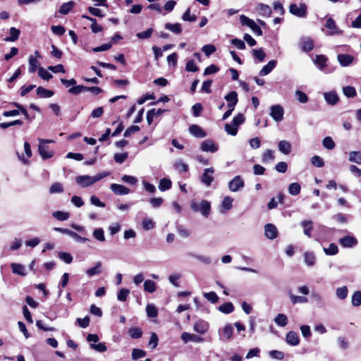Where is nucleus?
<instances>
[{"label": "nucleus", "mask_w": 361, "mask_h": 361, "mask_svg": "<svg viewBox=\"0 0 361 361\" xmlns=\"http://www.w3.org/2000/svg\"><path fill=\"white\" fill-rule=\"evenodd\" d=\"M109 172H103L94 176L87 175L78 176L75 178V182L82 188H87L100 180L101 179L109 176Z\"/></svg>", "instance_id": "f257e3e1"}, {"label": "nucleus", "mask_w": 361, "mask_h": 361, "mask_svg": "<svg viewBox=\"0 0 361 361\" xmlns=\"http://www.w3.org/2000/svg\"><path fill=\"white\" fill-rule=\"evenodd\" d=\"M245 121V117L243 114H238L235 116L231 123H226L225 125V130L226 132L231 135H235L238 133V127L243 124Z\"/></svg>", "instance_id": "f03ea898"}, {"label": "nucleus", "mask_w": 361, "mask_h": 361, "mask_svg": "<svg viewBox=\"0 0 361 361\" xmlns=\"http://www.w3.org/2000/svg\"><path fill=\"white\" fill-rule=\"evenodd\" d=\"M38 151L43 159H50L54 156V151L51 150L47 144L54 142L52 140L39 139Z\"/></svg>", "instance_id": "7ed1b4c3"}, {"label": "nucleus", "mask_w": 361, "mask_h": 361, "mask_svg": "<svg viewBox=\"0 0 361 361\" xmlns=\"http://www.w3.org/2000/svg\"><path fill=\"white\" fill-rule=\"evenodd\" d=\"M190 207L194 212H200L205 217L209 216L211 211V204L207 200H202L200 203L192 202Z\"/></svg>", "instance_id": "20e7f679"}, {"label": "nucleus", "mask_w": 361, "mask_h": 361, "mask_svg": "<svg viewBox=\"0 0 361 361\" xmlns=\"http://www.w3.org/2000/svg\"><path fill=\"white\" fill-rule=\"evenodd\" d=\"M240 21L243 25L249 27L252 32L257 36L262 35V31L260 27L252 19L249 18L245 15L240 16Z\"/></svg>", "instance_id": "39448f33"}, {"label": "nucleus", "mask_w": 361, "mask_h": 361, "mask_svg": "<svg viewBox=\"0 0 361 361\" xmlns=\"http://www.w3.org/2000/svg\"><path fill=\"white\" fill-rule=\"evenodd\" d=\"M289 11L298 18H306L307 15V6L304 3L300 4H291L289 6Z\"/></svg>", "instance_id": "423d86ee"}, {"label": "nucleus", "mask_w": 361, "mask_h": 361, "mask_svg": "<svg viewBox=\"0 0 361 361\" xmlns=\"http://www.w3.org/2000/svg\"><path fill=\"white\" fill-rule=\"evenodd\" d=\"M245 186V182L240 176H235L228 184V189L233 192L242 190Z\"/></svg>", "instance_id": "0eeeda50"}, {"label": "nucleus", "mask_w": 361, "mask_h": 361, "mask_svg": "<svg viewBox=\"0 0 361 361\" xmlns=\"http://www.w3.org/2000/svg\"><path fill=\"white\" fill-rule=\"evenodd\" d=\"M270 110V116L275 121L280 122L283 120L284 111L281 105H273L271 106Z\"/></svg>", "instance_id": "6e6552de"}, {"label": "nucleus", "mask_w": 361, "mask_h": 361, "mask_svg": "<svg viewBox=\"0 0 361 361\" xmlns=\"http://www.w3.org/2000/svg\"><path fill=\"white\" fill-rule=\"evenodd\" d=\"M214 170L213 168H207L204 170L202 175L200 177V181L206 186L209 187L214 181L213 174Z\"/></svg>", "instance_id": "1a4fd4ad"}, {"label": "nucleus", "mask_w": 361, "mask_h": 361, "mask_svg": "<svg viewBox=\"0 0 361 361\" xmlns=\"http://www.w3.org/2000/svg\"><path fill=\"white\" fill-rule=\"evenodd\" d=\"M233 333V327L232 324H227L224 326L221 331H219L220 339L222 341H228L231 338Z\"/></svg>", "instance_id": "9d476101"}, {"label": "nucleus", "mask_w": 361, "mask_h": 361, "mask_svg": "<svg viewBox=\"0 0 361 361\" xmlns=\"http://www.w3.org/2000/svg\"><path fill=\"white\" fill-rule=\"evenodd\" d=\"M325 27L328 29L326 35L331 36L340 33L335 20L331 17L326 19Z\"/></svg>", "instance_id": "9b49d317"}, {"label": "nucleus", "mask_w": 361, "mask_h": 361, "mask_svg": "<svg viewBox=\"0 0 361 361\" xmlns=\"http://www.w3.org/2000/svg\"><path fill=\"white\" fill-rule=\"evenodd\" d=\"M188 130L189 133L195 137L203 138L207 136L206 132L198 125L192 124Z\"/></svg>", "instance_id": "f8f14e48"}, {"label": "nucleus", "mask_w": 361, "mask_h": 361, "mask_svg": "<svg viewBox=\"0 0 361 361\" xmlns=\"http://www.w3.org/2000/svg\"><path fill=\"white\" fill-rule=\"evenodd\" d=\"M339 243L343 247H353L357 244V240L352 235H345L339 239Z\"/></svg>", "instance_id": "ddd939ff"}, {"label": "nucleus", "mask_w": 361, "mask_h": 361, "mask_svg": "<svg viewBox=\"0 0 361 361\" xmlns=\"http://www.w3.org/2000/svg\"><path fill=\"white\" fill-rule=\"evenodd\" d=\"M200 149L203 152L213 153L218 150V146L212 140H205L202 142Z\"/></svg>", "instance_id": "4468645a"}, {"label": "nucleus", "mask_w": 361, "mask_h": 361, "mask_svg": "<svg viewBox=\"0 0 361 361\" xmlns=\"http://www.w3.org/2000/svg\"><path fill=\"white\" fill-rule=\"evenodd\" d=\"M110 188L116 195H128L130 192V190L128 188L120 184L112 183Z\"/></svg>", "instance_id": "2eb2a0df"}, {"label": "nucleus", "mask_w": 361, "mask_h": 361, "mask_svg": "<svg viewBox=\"0 0 361 361\" xmlns=\"http://www.w3.org/2000/svg\"><path fill=\"white\" fill-rule=\"evenodd\" d=\"M264 234L269 239L273 240L277 237L278 231L276 227L271 224H267L264 226Z\"/></svg>", "instance_id": "dca6fc26"}, {"label": "nucleus", "mask_w": 361, "mask_h": 361, "mask_svg": "<svg viewBox=\"0 0 361 361\" xmlns=\"http://www.w3.org/2000/svg\"><path fill=\"white\" fill-rule=\"evenodd\" d=\"M180 338L185 343L190 341L195 343H200L203 341V338L202 337L188 332L182 333Z\"/></svg>", "instance_id": "f3484780"}, {"label": "nucleus", "mask_w": 361, "mask_h": 361, "mask_svg": "<svg viewBox=\"0 0 361 361\" xmlns=\"http://www.w3.org/2000/svg\"><path fill=\"white\" fill-rule=\"evenodd\" d=\"M209 325L208 322L204 320H198L195 323L193 329L196 332L200 334H204L209 329Z\"/></svg>", "instance_id": "a211bd4d"}, {"label": "nucleus", "mask_w": 361, "mask_h": 361, "mask_svg": "<svg viewBox=\"0 0 361 361\" xmlns=\"http://www.w3.org/2000/svg\"><path fill=\"white\" fill-rule=\"evenodd\" d=\"M286 341L288 345L292 346H296L300 343L299 336L293 331H290L286 334Z\"/></svg>", "instance_id": "6ab92c4d"}, {"label": "nucleus", "mask_w": 361, "mask_h": 361, "mask_svg": "<svg viewBox=\"0 0 361 361\" xmlns=\"http://www.w3.org/2000/svg\"><path fill=\"white\" fill-rule=\"evenodd\" d=\"M224 98L228 102V108L234 109L238 101L237 92L235 91H231L228 94H226Z\"/></svg>", "instance_id": "aec40b11"}, {"label": "nucleus", "mask_w": 361, "mask_h": 361, "mask_svg": "<svg viewBox=\"0 0 361 361\" xmlns=\"http://www.w3.org/2000/svg\"><path fill=\"white\" fill-rule=\"evenodd\" d=\"M337 59L341 66L345 67L353 63L354 57L349 54H340L337 56Z\"/></svg>", "instance_id": "412c9836"}, {"label": "nucleus", "mask_w": 361, "mask_h": 361, "mask_svg": "<svg viewBox=\"0 0 361 361\" xmlns=\"http://www.w3.org/2000/svg\"><path fill=\"white\" fill-rule=\"evenodd\" d=\"M233 199L230 196H226L220 206V212L225 213L230 210L233 207Z\"/></svg>", "instance_id": "4be33fe9"}, {"label": "nucleus", "mask_w": 361, "mask_h": 361, "mask_svg": "<svg viewBox=\"0 0 361 361\" xmlns=\"http://www.w3.org/2000/svg\"><path fill=\"white\" fill-rule=\"evenodd\" d=\"M327 58L324 55H317L314 60V64L322 71H324L326 67Z\"/></svg>", "instance_id": "5701e85b"}, {"label": "nucleus", "mask_w": 361, "mask_h": 361, "mask_svg": "<svg viewBox=\"0 0 361 361\" xmlns=\"http://www.w3.org/2000/svg\"><path fill=\"white\" fill-rule=\"evenodd\" d=\"M276 61L271 60L268 62V63L263 66V68L259 71V75L261 76H265L270 73L272 70L276 67Z\"/></svg>", "instance_id": "b1692460"}, {"label": "nucleus", "mask_w": 361, "mask_h": 361, "mask_svg": "<svg viewBox=\"0 0 361 361\" xmlns=\"http://www.w3.org/2000/svg\"><path fill=\"white\" fill-rule=\"evenodd\" d=\"M324 96L326 102L331 105L336 104L339 99L337 94L334 91L325 92Z\"/></svg>", "instance_id": "393cba45"}, {"label": "nucleus", "mask_w": 361, "mask_h": 361, "mask_svg": "<svg viewBox=\"0 0 361 361\" xmlns=\"http://www.w3.org/2000/svg\"><path fill=\"white\" fill-rule=\"evenodd\" d=\"M300 46L303 51H310L314 47L313 41L310 38H302L300 40Z\"/></svg>", "instance_id": "a878e982"}, {"label": "nucleus", "mask_w": 361, "mask_h": 361, "mask_svg": "<svg viewBox=\"0 0 361 361\" xmlns=\"http://www.w3.org/2000/svg\"><path fill=\"white\" fill-rule=\"evenodd\" d=\"M279 150L284 154H289L291 152V144L286 140H281L279 143Z\"/></svg>", "instance_id": "bb28decb"}, {"label": "nucleus", "mask_w": 361, "mask_h": 361, "mask_svg": "<svg viewBox=\"0 0 361 361\" xmlns=\"http://www.w3.org/2000/svg\"><path fill=\"white\" fill-rule=\"evenodd\" d=\"M102 262H97L94 267H92V268H90L86 270L85 273L86 274L91 277V276H93L94 275H97V274H101L102 272Z\"/></svg>", "instance_id": "cd10ccee"}, {"label": "nucleus", "mask_w": 361, "mask_h": 361, "mask_svg": "<svg viewBox=\"0 0 361 361\" xmlns=\"http://www.w3.org/2000/svg\"><path fill=\"white\" fill-rule=\"evenodd\" d=\"M11 267L13 274L22 276H25L26 275L25 269L23 265L18 263H12L11 264Z\"/></svg>", "instance_id": "c85d7f7f"}, {"label": "nucleus", "mask_w": 361, "mask_h": 361, "mask_svg": "<svg viewBox=\"0 0 361 361\" xmlns=\"http://www.w3.org/2000/svg\"><path fill=\"white\" fill-rule=\"evenodd\" d=\"M75 6V2L73 1H70L68 2L63 4L59 10V12L61 14L66 15L68 14Z\"/></svg>", "instance_id": "c756f323"}, {"label": "nucleus", "mask_w": 361, "mask_h": 361, "mask_svg": "<svg viewBox=\"0 0 361 361\" xmlns=\"http://www.w3.org/2000/svg\"><path fill=\"white\" fill-rule=\"evenodd\" d=\"M164 27L166 30L172 32L173 33L177 34V35L180 34L182 32L181 25L178 23H173V24L167 23L165 24Z\"/></svg>", "instance_id": "7c9ffc66"}, {"label": "nucleus", "mask_w": 361, "mask_h": 361, "mask_svg": "<svg viewBox=\"0 0 361 361\" xmlns=\"http://www.w3.org/2000/svg\"><path fill=\"white\" fill-rule=\"evenodd\" d=\"M258 13L263 16H269L271 13V8L266 4H259L256 7Z\"/></svg>", "instance_id": "2f4dec72"}, {"label": "nucleus", "mask_w": 361, "mask_h": 361, "mask_svg": "<svg viewBox=\"0 0 361 361\" xmlns=\"http://www.w3.org/2000/svg\"><path fill=\"white\" fill-rule=\"evenodd\" d=\"M37 94L41 98H49L54 95V92L42 87H38L36 90Z\"/></svg>", "instance_id": "473e14b6"}, {"label": "nucleus", "mask_w": 361, "mask_h": 361, "mask_svg": "<svg viewBox=\"0 0 361 361\" xmlns=\"http://www.w3.org/2000/svg\"><path fill=\"white\" fill-rule=\"evenodd\" d=\"M20 34V31L19 29H17L14 27L10 28V36L5 38V41L6 42H15L19 37Z\"/></svg>", "instance_id": "72a5a7b5"}, {"label": "nucleus", "mask_w": 361, "mask_h": 361, "mask_svg": "<svg viewBox=\"0 0 361 361\" xmlns=\"http://www.w3.org/2000/svg\"><path fill=\"white\" fill-rule=\"evenodd\" d=\"M301 226L304 228V234L307 237L310 238L312 235V221H303L301 222Z\"/></svg>", "instance_id": "f704fd0d"}, {"label": "nucleus", "mask_w": 361, "mask_h": 361, "mask_svg": "<svg viewBox=\"0 0 361 361\" xmlns=\"http://www.w3.org/2000/svg\"><path fill=\"white\" fill-rule=\"evenodd\" d=\"M348 160L357 164L361 165V152L353 151L349 153Z\"/></svg>", "instance_id": "c9c22d12"}, {"label": "nucleus", "mask_w": 361, "mask_h": 361, "mask_svg": "<svg viewBox=\"0 0 361 361\" xmlns=\"http://www.w3.org/2000/svg\"><path fill=\"white\" fill-rule=\"evenodd\" d=\"M289 297L291 300V302L293 305H295L298 303L303 304V303L308 302V299L305 296L295 295L291 293H289Z\"/></svg>", "instance_id": "e433bc0d"}, {"label": "nucleus", "mask_w": 361, "mask_h": 361, "mask_svg": "<svg viewBox=\"0 0 361 361\" xmlns=\"http://www.w3.org/2000/svg\"><path fill=\"white\" fill-rule=\"evenodd\" d=\"M144 290L152 293L157 290L156 283L152 280H145L143 285Z\"/></svg>", "instance_id": "4c0bfd02"}, {"label": "nucleus", "mask_w": 361, "mask_h": 361, "mask_svg": "<svg viewBox=\"0 0 361 361\" xmlns=\"http://www.w3.org/2000/svg\"><path fill=\"white\" fill-rule=\"evenodd\" d=\"M274 322L276 325L283 327L288 324V317L284 314H278L274 318Z\"/></svg>", "instance_id": "58836bf2"}, {"label": "nucleus", "mask_w": 361, "mask_h": 361, "mask_svg": "<svg viewBox=\"0 0 361 361\" xmlns=\"http://www.w3.org/2000/svg\"><path fill=\"white\" fill-rule=\"evenodd\" d=\"M171 186H172V183H171V180H169L168 178H161L159 180L158 188L161 191H166V190H169L171 188Z\"/></svg>", "instance_id": "ea45409f"}, {"label": "nucleus", "mask_w": 361, "mask_h": 361, "mask_svg": "<svg viewBox=\"0 0 361 361\" xmlns=\"http://www.w3.org/2000/svg\"><path fill=\"white\" fill-rule=\"evenodd\" d=\"M348 289L346 286L338 287L336 290V295L341 300L345 299L348 296Z\"/></svg>", "instance_id": "a19ab883"}, {"label": "nucleus", "mask_w": 361, "mask_h": 361, "mask_svg": "<svg viewBox=\"0 0 361 361\" xmlns=\"http://www.w3.org/2000/svg\"><path fill=\"white\" fill-rule=\"evenodd\" d=\"M219 310L224 314H230L234 311V306L232 302H226L219 307Z\"/></svg>", "instance_id": "79ce46f5"}, {"label": "nucleus", "mask_w": 361, "mask_h": 361, "mask_svg": "<svg viewBox=\"0 0 361 361\" xmlns=\"http://www.w3.org/2000/svg\"><path fill=\"white\" fill-rule=\"evenodd\" d=\"M93 237L99 242H104L106 238L103 228H96L92 233Z\"/></svg>", "instance_id": "37998d69"}, {"label": "nucleus", "mask_w": 361, "mask_h": 361, "mask_svg": "<svg viewBox=\"0 0 361 361\" xmlns=\"http://www.w3.org/2000/svg\"><path fill=\"white\" fill-rule=\"evenodd\" d=\"M39 66V61L34 56L31 55L29 57V72L35 73Z\"/></svg>", "instance_id": "c03bdc74"}, {"label": "nucleus", "mask_w": 361, "mask_h": 361, "mask_svg": "<svg viewBox=\"0 0 361 361\" xmlns=\"http://www.w3.org/2000/svg\"><path fill=\"white\" fill-rule=\"evenodd\" d=\"M128 334L132 338H140L142 336V331L139 327H132L129 329Z\"/></svg>", "instance_id": "a18cd8bd"}, {"label": "nucleus", "mask_w": 361, "mask_h": 361, "mask_svg": "<svg viewBox=\"0 0 361 361\" xmlns=\"http://www.w3.org/2000/svg\"><path fill=\"white\" fill-rule=\"evenodd\" d=\"M352 305L355 307H359L361 305V291L357 290L355 291L351 298Z\"/></svg>", "instance_id": "49530a36"}, {"label": "nucleus", "mask_w": 361, "mask_h": 361, "mask_svg": "<svg viewBox=\"0 0 361 361\" xmlns=\"http://www.w3.org/2000/svg\"><path fill=\"white\" fill-rule=\"evenodd\" d=\"M288 192L292 195H297L300 192L301 187L298 183H290L288 186Z\"/></svg>", "instance_id": "de8ad7c7"}, {"label": "nucleus", "mask_w": 361, "mask_h": 361, "mask_svg": "<svg viewBox=\"0 0 361 361\" xmlns=\"http://www.w3.org/2000/svg\"><path fill=\"white\" fill-rule=\"evenodd\" d=\"M146 312L149 317L154 318L157 317L158 311L154 305L148 304L146 307Z\"/></svg>", "instance_id": "09e8293b"}, {"label": "nucleus", "mask_w": 361, "mask_h": 361, "mask_svg": "<svg viewBox=\"0 0 361 361\" xmlns=\"http://www.w3.org/2000/svg\"><path fill=\"white\" fill-rule=\"evenodd\" d=\"M305 262L309 266H313L315 264V255L312 252H305L304 255Z\"/></svg>", "instance_id": "8fccbe9b"}, {"label": "nucleus", "mask_w": 361, "mask_h": 361, "mask_svg": "<svg viewBox=\"0 0 361 361\" xmlns=\"http://www.w3.org/2000/svg\"><path fill=\"white\" fill-rule=\"evenodd\" d=\"M53 216L59 221H66L69 216L70 214L68 212L56 211L53 213Z\"/></svg>", "instance_id": "3c124183"}, {"label": "nucleus", "mask_w": 361, "mask_h": 361, "mask_svg": "<svg viewBox=\"0 0 361 361\" xmlns=\"http://www.w3.org/2000/svg\"><path fill=\"white\" fill-rule=\"evenodd\" d=\"M175 169L180 173L187 172L188 171V166L183 161V160H178L174 164Z\"/></svg>", "instance_id": "603ef678"}, {"label": "nucleus", "mask_w": 361, "mask_h": 361, "mask_svg": "<svg viewBox=\"0 0 361 361\" xmlns=\"http://www.w3.org/2000/svg\"><path fill=\"white\" fill-rule=\"evenodd\" d=\"M252 55L260 62L263 61L266 57V54L262 49H253Z\"/></svg>", "instance_id": "864d4df0"}, {"label": "nucleus", "mask_w": 361, "mask_h": 361, "mask_svg": "<svg viewBox=\"0 0 361 361\" xmlns=\"http://www.w3.org/2000/svg\"><path fill=\"white\" fill-rule=\"evenodd\" d=\"M343 92L347 97H354L356 96V90L352 86H346L343 87Z\"/></svg>", "instance_id": "5fc2aeb1"}, {"label": "nucleus", "mask_w": 361, "mask_h": 361, "mask_svg": "<svg viewBox=\"0 0 361 361\" xmlns=\"http://www.w3.org/2000/svg\"><path fill=\"white\" fill-rule=\"evenodd\" d=\"M324 147L327 149H333L335 147V142L331 137H326L322 140Z\"/></svg>", "instance_id": "6e6d98bb"}, {"label": "nucleus", "mask_w": 361, "mask_h": 361, "mask_svg": "<svg viewBox=\"0 0 361 361\" xmlns=\"http://www.w3.org/2000/svg\"><path fill=\"white\" fill-rule=\"evenodd\" d=\"M63 191V187L61 183L56 182L51 185L49 188V192L51 194L54 193H60Z\"/></svg>", "instance_id": "4d7b16f0"}, {"label": "nucleus", "mask_w": 361, "mask_h": 361, "mask_svg": "<svg viewBox=\"0 0 361 361\" xmlns=\"http://www.w3.org/2000/svg\"><path fill=\"white\" fill-rule=\"evenodd\" d=\"M274 151L271 149H267L262 155V161L264 163L273 161L274 159Z\"/></svg>", "instance_id": "13d9d810"}, {"label": "nucleus", "mask_w": 361, "mask_h": 361, "mask_svg": "<svg viewBox=\"0 0 361 361\" xmlns=\"http://www.w3.org/2000/svg\"><path fill=\"white\" fill-rule=\"evenodd\" d=\"M324 251L327 255H334L338 253V248L335 243H331L329 247L324 249Z\"/></svg>", "instance_id": "bf43d9fd"}, {"label": "nucleus", "mask_w": 361, "mask_h": 361, "mask_svg": "<svg viewBox=\"0 0 361 361\" xmlns=\"http://www.w3.org/2000/svg\"><path fill=\"white\" fill-rule=\"evenodd\" d=\"M38 75L39 76L45 80H49V79L52 78V75L49 73L47 70H45L44 68L40 67L38 68Z\"/></svg>", "instance_id": "052dcab7"}, {"label": "nucleus", "mask_w": 361, "mask_h": 361, "mask_svg": "<svg viewBox=\"0 0 361 361\" xmlns=\"http://www.w3.org/2000/svg\"><path fill=\"white\" fill-rule=\"evenodd\" d=\"M146 355L145 351L141 349L134 348L132 351V358L134 360L144 357Z\"/></svg>", "instance_id": "680f3d73"}, {"label": "nucleus", "mask_w": 361, "mask_h": 361, "mask_svg": "<svg viewBox=\"0 0 361 361\" xmlns=\"http://www.w3.org/2000/svg\"><path fill=\"white\" fill-rule=\"evenodd\" d=\"M129 293H130V290L128 289L121 288L117 294V299L119 301H122V302L126 301Z\"/></svg>", "instance_id": "e2e57ef3"}, {"label": "nucleus", "mask_w": 361, "mask_h": 361, "mask_svg": "<svg viewBox=\"0 0 361 361\" xmlns=\"http://www.w3.org/2000/svg\"><path fill=\"white\" fill-rule=\"evenodd\" d=\"M204 297L207 300H209V302H211L212 303H216L217 302L218 300H219V297L218 295H216V293L214 291H211V292H209V293H204Z\"/></svg>", "instance_id": "0e129e2a"}, {"label": "nucleus", "mask_w": 361, "mask_h": 361, "mask_svg": "<svg viewBox=\"0 0 361 361\" xmlns=\"http://www.w3.org/2000/svg\"><path fill=\"white\" fill-rule=\"evenodd\" d=\"M202 50L207 56H209L213 53H214L216 49L215 46L213 44H206L202 47Z\"/></svg>", "instance_id": "69168bd1"}, {"label": "nucleus", "mask_w": 361, "mask_h": 361, "mask_svg": "<svg viewBox=\"0 0 361 361\" xmlns=\"http://www.w3.org/2000/svg\"><path fill=\"white\" fill-rule=\"evenodd\" d=\"M295 97L297 100L300 103L305 104L308 101V97L307 94L300 90L295 91Z\"/></svg>", "instance_id": "338daca9"}, {"label": "nucleus", "mask_w": 361, "mask_h": 361, "mask_svg": "<svg viewBox=\"0 0 361 361\" xmlns=\"http://www.w3.org/2000/svg\"><path fill=\"white\" fill-rule=\"evenodd\" d=\"M311 163L314 166L319 168L323 167L324 165L323 159L319 156L317 155H314L311 158Z\"/></svg>", "instance_id": "774afa93"}]
</instances>
